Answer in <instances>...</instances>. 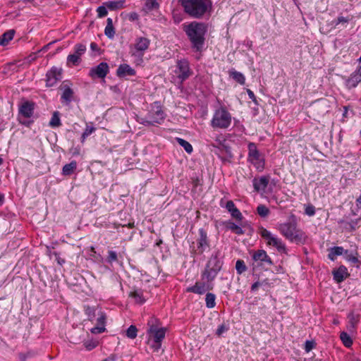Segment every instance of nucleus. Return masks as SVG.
Instances as JSON below:
<instances>
[{
	"instance_id": "60",
	"label": "nucleus",
	"mask_w": 361,
	"mask_h": 361,
	"mask_svg": "<svg viewBox=\"0 0 361 361\" xmlns=\"http://www.w3.org/2000/svg\"><path fill=\"white\" fill-rule=\"evenodd\" d=\"M356 202H357V205H361V195L359 196V197L356 200Z\"/></svg>"
},
{
	"instance_id": "12",
	"label": "nucleus",
	"mask_w": 361,
	"mask_h": 361,
	"mask_svg": "<svg viewBox=\"0 0 361 361\" xmlns=\"http://www.w3.org/2000/svg\"><path fill=\"white\" fill-rule=\"evenodd\" d=\"M175 73L181 80L187 79L191 75L188 62L185 60L178 61Z\"/></svg>"
},
{
	"instance_id": "37",
	"label": "nucleus",
	"mask_w": 361,
	"mask_h": 361,
	"mask_svg": "<svg viewBox=\"0 0 361 361\" xmlns=\"http://www.w3.org/2000/svg\"><path fill=\"white\" fill-rule=\"evenodd\" d=\"M257 212L261 217L265 218L269 214L270 210L265 205L259 204L257 208Z\"/></svg>"
},
{
	"instance_id": "43",
	"label": "nucleus",
	"mask_w": 361,
	"mask_h": 361,
	"mask_svg": "<svg viewBox=\"0 0 361 361\" xmlns=\"http://www.w3.org/2000/svg\"><path fill=\"white\" fill-rule=\"evenodd\" d=\"M350 20L349 17L338 16L337 19L334 20L332 23L334 27H336L339 24H345Z\"/></svg>"
},
{
	"instance_id": "54",
	"label": "nucleus",
	"mask_w": 361,
	"mask_h": 361,
	"mask_svg": "<svg viewBox=\"0 0 361 361\" xmlns=\"http://www.w3.org/2000/svg\"><path fill=\"white\" fill-rule=\"evenodd\" d=\"M97 345V342L85 343V346L88 350H91Z\"/></svg>"
},
{
	"instance_id": "9",
	"label": "nucleus",
	"mask_w": 361,
	"mask_h": 361,
	"mask_svg": "<svg viewBox=\"0 0 361 361\" xmlns=\"http://www.w3.org/2000/svg\"><path fill=\"white\" fill-rule=\"evenodd\" d=\"M150 40L145 37H137L133 45L130 47L132 56L142 58L145 51L149 48Z\"/></svg>"
},
{
	"instance_id": "49",
	"label": "nucleus",
	"mask_w": 361,
	"mask_h": 361,
	"mask_svg": "<svg viewBox=\"0 0 361 361\" xmlns=\"http://www.w3.org/2000/svg\"><path fill=\"white\" fill-rule=\"evenodd\" d=\"M85 50L86 47L83 44H76L75 47V54H78L80 57L85 53Z\"/></svg>"
},
{
	"instance_id": "58",
	"label": "nucleus",
	"mask_w": 361,
	"mask_h": 361,
	"mask_svg": "<svg viewBox=\"0 0 361 361\" xmlns=\"http://www.w3.org/2000/svg\"><path fill=\"white\" fill-rule=\"evenodd\" d=\"M4 200V195L0 193V205L3 204Z\"/></svg>"
},
{
	"instance_id": "56",
	"label": "nucleus",
	"mask_w": 361,
	"mask_h": 361,
	"mask_svg": "<svg viewBox=\"0 0 361 361\" xmlns=\"http://www.w3.org/2000/svg\"><path fill=\"white\" fill-rule=\"evenodd\" d=\"M250 99H251L252 100V102H254V104L257 106L256 97H255L254 93L251 90H250Z\"/></svg>"
},
{
	"instance_id": "20",
	"label": "nucleus",
	"mask_w": 361,
	"mask_h": 361,
	"mask_svg": "<svg viewBox=\"0 0 361 361\" xmlns=\"http://www.w3.org/2000/svg\"><path fill=\"white\" fill-rule=\"evenodd\" d=\"M116 74L118 77H126L127 75L132 76L135 75V71L129 65L123 63L119 66L117 69Z\"/></svg>"
},
{
	"instance_id": "33",
	"label": "nucleus",
	"mask_w": 361,
	"mask_h": 361,
	"mask_svg": "<svg viewBox=\"0 0 361 361\" xmlns=\"http://www.w3.org/2000/svg\"><path fill=\"white\" fill-rule=\"evenodd\" d=\"M61 125L59 117V113L54 111L49 121V126L53 128L59 127Z\"/></svg>"
},
{
	"instance_id": "51",
	"label": "nucleus",
	"mask_w": 361,
	"mask_h": 361,
	"mask_svg": "<svg viewBox=\"0 0 361 361\" xmlns=\"http://www.w3.org/2000/svg\"><path fill=\"white\" fill-rule=\"evenodd\" d=\"M345 254L347 255L346 259L348 261L352 262L353 263H357L358 262V259L356 256L353 255V254H348V251L345 250Z\"/></svg>"
},
{
	"instance_id": "47",
	"label": "nucleus",
	"mask_w": 361,
	"mask_h": 361,
	"mask_svg": "<svg viewBox=\"0 0 361 361\" xmlns=\"http://www.w3.org/2000/svg\"><path fill=\"white\" fill-rule=\"evenodd\" d=\"M315 207L312 204H307L305 206V214L309 216H312L315 214Z\"/></svg>"
},
{
	"instance_id": "8",
	"label": "nucleus",
	"mask_w": 361,
	"mask_h": 361,
	"mask_svg": "<svg viewBox=\"0 0 361 361\" xmlns=\"http://www.w3.org/2000/svg\"><path fill=\"white\" fill-rule=\"evenodd\" d=\"M149 334V341L152 339L153 343L151 347L154 351H158L161 345V341L165 337L166 329L164 328H157L156 326H151L148 329Z\"/></svg>"
},
{
	"instance_id": "34",
	"label": "nucleus",
	"mask_w": 361,
	"mask_h": 361,
	"mask_svg": "<svg viewBox=\"0 0 361 361\" xmlns=\"http://www.w3.org/2000/svg\"><path fill=\"white\" fill-rule=\"evenodd\" d=\"M340 338L345 347L350 348L353 345V340L346 332H341Z\"/></svg>"
},
{
	"instance_id": "32",
	"label": "nucleus",
	"mask_w": 361,
	"mask_h": 361,
	"mask_svg": "<svg viewBox=\"0 0 361 361\" xmlns=\"http://www.w3.org/2000/svg\"><path fill=\"white\" fill-rule=\"evenodd\" d=\"M99 310V309H96L92 307L85 306V312L86 315L88 317V319L90 321H93L94 319V318L96 317V316L97 314V311Z\"/></svg>"
},
{
	"instance_id": "25",
	"label": "nucleus",
	"mask_w": 361,
	"mask_h": 361,
	"mask_svg": "<svg viewBox=\"0 0 361 361\" xmlns=\"http://www.w3.org/2000/svg\"><path fill=\"white\" fill-rule=\"evenodd\" d=\"M124 4H125V0L111 1L104 3L106 6L111 11L119 10V9L123 8Z\"/></svg>"
},
{
	"instance_id": "63",
	"label": "nucleus",
	"mask_w": 361,
	"mask_h": 361,
	"mask_svg": "<svg viewBox=\"0 0 361 361\" xmlns=\"http://www.w3.org/2000/svg\"><path fill=\"white\" fill-rule=\"evenodd\" d=\"M346 114H347V108L345 107V111H344V113H343V116H346Z\"/></svg>"
},
{
	"instance_id": "59",
	"label": "nucleus",
	"mask_w": 361,
	"mask_h": 361,
	"mask_svg": "<svg viewBox=\"0 0 361 361\" xmlns=\"http://www.w3.org/2000/svg\"><path fill=\"white\" fill-rule=\"evenodd\" d=\"M253 115L255 116L257 114V112H258V110H259V108L258 107H253Z\"/></svg>"
},
{
	"instance_id": "41",
	"label": "nucleus",
	"mask_w": 361,
	"mask_h": 361,
	"mask_svg": "<svg viewBox=\"0 0 361 361\" xmlns=\"http://www.w3.org/2000/svg\"><path fill=\"white\" fill-rule=\"evenodd\" d=\"M80 61V57L78 54H73L68 56L67 63H71L73 65H78Z\"/></svg>"
},
{
	"instance_id": "30",
	"label": "nucleus",
	"mask_w": 361,
	"mask_h": 361,
	"mask_svg": "<svg viewBox=\"0 0 361 361\" xmlns=\"http://www.w3.org/2000/svg\"><path fill=\"white\" fill-rule=\"evenodd\" d=\"M252 258L255 261H260V262H265L269 261L270 263H271L270 259L268 257L267 252L263 250H259L257 252H256L253 256Z\"/></svg>"
},
{
	"instance_id": "28",
	"label": "nucleus",
	"mask_w": 361,
	"mask_h": 361,
	"mask_svg": "<svg viewBox=\"0 0 361 361\" xmlns=\"http://www.w3.org/2000/svg\"><path fill=\"white\" fill-rule=\"evenodd\" d=\"M14 30H10L7 32H4L2 35L0 36V45L4 46L11 41L14 36Z\"/></svg>"
},
{
	"instance_id": "42",
	"label": "nucleus",
	"mask_w": 361,
	"mask_h": 361,
	"mask_svg": "<svg viewBox=\"0 0 361 361\" xmlns=\"http://www.w3.org/2000/svg\"><path fill=\"white\" fill-rule=\"evenodd\" d=\"M226 227H227V228L233 231L236 234H242L243 233L242 228L240 226L235 224L234 223L228 222L226 225Z\"/></svg>"
},
{
	"instance_id": "4",
	"label": "nucleus",
	"mask_w": 361,
	"mask_h": 361,
	"mask_svg": "<svg viewBox=\"0 0 361 361\" xmlns=\"http://www.w3.org/2000/svg\"><path fill=\"white\" fill-rule=\"evenodd\" d=\"M165 118V114L161 106L157 102L152 105L146 118H142L140 123L145 126L160 124Z\"/></svg>"
},
{
	"instance_id": "1",
	"label": "nucleus",
	"mask_w": 361,
	"mask_h": 361,
	"mask_svg": "<svg viewBox=\"0 0 361 361\" xmlns=\"http://www.w3.org/2000/svg\"><path fill=\"white\" fill-rule=\"evenodd\" d=\"M183 11L190 17L202 19L212 11V0H178Z\"/></svg>"
},
{
	"instance_id": "6",
	"label": "nucleus",
	"mask_w": 361,
	"mask_h": 361,
	"mask_svg": "<svg viewBox=\"0 0 361 361\" xmlns=\"http://www.w3.org/2000/svg\"><path fill=\"white\" fill-rule=\"evenodd\" d=\"M221 264V262L216 256H212L202 274V279H205L207 282L213 281L217 273L220 271Z\"/></svg>"
},
{
	"instance_id": "21",
	"label": "nucleus",
	"mask_w": 361,
	"mask_h": 361,
	"mask_svg": "<svg viewBox=\"0 0 361 361\" xmlns=\"http://www.w3.org/2000/svg\"><path fill=\"white\" fill-rule=\"evenodd\" d=\"M61 90H63L61 99L67 104L70 103L73 97V90L67 85H63Z\"/></svg>"
},
{
	"instance_id": "15",
	"label": "nucleus",
	"mask_w": 361,
	"mask_h": 361,
	"mask_svg": "<svg viewBox=\"0 0 361 361\" xmlns=\"http://www.w3.org/2000/svg\"><path fill=\"white\" fill-rule=\"evenodd\" d=\"M35 103L30 101L23 102L19 106V114L24 118H30L34 112Z\"/></svg>"
},
{
	"instance_id": "17",
	"label": "nucleus",
	"mask_w": 361,
	"mask_h": 361,
	"mask_svg": "<svg viewBox=\"0 0 361 361\" xmlns=\"http://www.w3.org/2000/svg\"><path fill=\"white\" fill-rule=\"evenodd\" d=\"M209 289H212V287L209 285H206L204 282H196L193 286L188 287L186 291L197 294H203Z\"/></svg>"
},
{
	"instance_id": "48",
	"label": "nucleus",
	"mask_w": 361,
	"mask_h": 361,
	"mask_svg": "<svg viewBox=\"0 0 361 361\" xmlns=\"http://www.w3.org/2000/svg\"><path fill=\"white\" fill-rule=\"evenodd\" d=\"M228 330V326L225 323L221 324L216 329V334L218 336H221L224 333Z\"/></svg>"
},
{
	"instance_id": "50",
	"label": "nucleus",
	"mask_w": 361,
	"mask_h": 361,
	"mask_svg": "<svg viewBox=\"0 0 361 361\" xmlns=\"http://www.w3.org/2000/svg\"><path fill=\"white\" fill-rule=\"evenodd\" d=\"M231 216L235 218L237 220H241L242 219V214L240 212V211L235 208L233 210H232L231 212Z\"/></svg>"
},
{
	"instance_id": "2",
	"label": "nucleus",
	"mask_w": 361,
	"mask_h": 361,
	"mask_svg": "<svg viewBox=\"0 0 361 361\" xmlns=\"http://www.w3.org/2000/svg\"><path fill=\"white\" fill-rule=\"evenodd\" d=\"M192 47L197 51H201L204 42V35L207 32V26L203 23L192 22L185 29Z\"/></svg>"
},
{
	"instance_id": "5",
	"label": "nucleus",
	"mask_w": 361,
	"mask_h": 361,
	"mask_svg": "<svg viewBox=\"0 0 361 361\" xmlns=\"http://www.w3.org/2000/svg\"><path fill=\"white\" fill-rule=\"evenodd\" d=\"M231 114L224 107H221L215 111L211 126L214 128H227L231 123Z\"/></svg>"
},
{
	"instance_id": "46",
	"label": "nucleus",
	"mask_w": 361,
	"mask_h": 361,
	"mask_svg": "<svg viewBox=\"0 0 361 361\" xmlns=\"http://www.w3.org/2000/svg\"><path fill=\"white\" fill-rule=\"evenodd\" d=\"M117 261H118L117 253L114 251L109 250L108 252L107 262L111 264L114 262H117Z\"/></svg>"
},
{
	"instance_id": "40",
	"label": "nucleus",
	"mask_w": 361,
	"mask_h": 361,
	"mask_svg": "<svg viewBox=\"0 0 361 361\" xmlns=\"http://www.w3.org/2000/svg\"><path fill=\"white\" fill-rule=\"evenodd\" d=\"M95 131V128L92 126H87L84 132L82 134L81 142H85L87 137L91 135L92 133Z\"/></svg>"
},
{
	"instance_id": "61",
	"label": "nucleus",
	"mask_w": 361,
	"mask_h": 361,
	"mask_svg": "<svg viewBox=\"0 0 361 361\" xmlns=\"http://www.w3.org/2000/svg\"><path fill=\"white\" fill-rule=\"evenodd\" d=\"M90 46L92 49H94L97 47V44L95 43L92 42Z\"/></svg>"
},
{
	"instance_id": "36",
	"label": "nucleus",
	"mask_w": 361,
	"mask_h": 361,
	"mask_svg": "<svg viewBox=\"0 0 361 361\" xmlns=\"http://www.w3.org/2000/svg\"><path fill=\"white\" fill-rule=\"evenodd\" d=\"M176 140L177 142L180 146H182L188 153L190 154L192 152V146L188 141L179 137H177Z\"/></svg>"
},
{
	"instance_id": "39",
	"label": "nucleus",
	"mask_w": 361,
	"mask_h": 361,
	"mask_svg": "<svg viewBox=\"0 0 361 361\" xmlns=\"http://www.w3.org/2000/svg\"><path fill=\"white\" fill-rule=\"evenodd\" d=\"M137 334V329L134 325H130L126 331V336L128 338L134 339L136 338Z\"/></svg>"
},
{
	"instance_id": "23",
	"label": "nucleus",
	"mask_w": 361,
	"mask_h": 361,
	"mask_svg": "<svg viewBox=\"0 0 361 361\" xmlns=\"http://www.w3.org/2000/svg\"><path fill=\"white\" fill-rule=\"evenodd\" d=\"M348 318L349 319V331H353L360 320V315L354 312H351L348 314Z\"/></svg>"
},
{
	"instance_id": "13",
	"label": "nucleus",
	"mask_w": 361,
	"mask_h": 361,
	"mask_svg": "<svg viewBox=\"0 0 361 361\" xmlns=\"http://www.w3.org/2000/svg\"><path fill=\"white\" fill-rule=\"evenodd\" d=\"M62 68L53 67L47 73V86L52 87L61 79Z\"/></svg>"
},
{
	"instance_id": "18",
	"label": "nucleus",
	"mask_w": 361,
	"mask_h": 361,
	"mask_svg": "<svg viewBox=\"0 0 361 361\" xmlns=\"http://www.w3.org/2000/svg\"><path fill=\"white\" fill-rule=\"evenodd\" d=\"M361 82V66H360L357 69L353 72L350 78L347 80V85L349 87L353 88L355 87L359 82Z\"/></svg>"
},
{
	"instance_id": "3",
	"label": "nucleus",
	"mask_w": 361,
	"mask_h": 361,
	"mask_svg": "<svg viewBox=\"0 0 361 361\" xmlns=\"http://www.w3.org/2000/svg\"><path fill=\"white\" fill-rule=\"evenodd\" d=\"M292 221L281 224L279 226V230L284 237L291 242L296 243L305 242L306 240L305 233L297 228V223L294 216H292Z\"/></svg>"
},
{
	"instance_id": "64",
	"label": "nucleus",
	"mask_w": 361,
	"mask_h": 361,
	"mask_svg": "<svg viewBox=\"0 0 361 361\" xmlns=\"http://www.w3.org/2000/svg\"><path fill=\"white\" fill-rule=\"evenodd\" d=\"M3 163V159L0 157V165H1Z\"/></svg>"
},
{
	"instance_id": "35",
	"label": "nucleus",
	"mask_w": 361,
	"mask_h": 361,
	"mask_svg": "<svg viewBox=\"0 0 361 361\" xmlns=\"http://www.w3.org/2000/svg\"><path fill=\"white\" fill-rule=\"evenodd\" d=\"M215 300H216V296L214 294L211 293H207L206 298H205L206 306L208 308L214 307L216 305Z\"/></svg>"
},
{
	"instance_id": "19",
	"label": "nucleus",
	"mask_w": 361,
	"mask_h": 361,
	"mask_svg": "<svg viewBox=\"0 0 361 361\" xmlns=\"http://www.w3.org/2000/svg\"><path fill=\"white\" fill-rule=\"evenodd\" d=\"M332 274L334 276V279L337 283L342 282L345 278H347L349 276L347 268L343 265L340 266L338 268V269L334 270Z\"/></svg>"
},
{
	"instance_id": "7",
	"label": "nucleus",
	"mask_w": 361,
	"mask_h": 361,
	"mask_svg": "<svg viewBox=\"0 0 361 361\" xmlns=\"http://www.w3.org/2000/svg\"><path fill=\"white\" fill-rule=\"evenodd\" d=\"M250 162L259 172L262 171L264 169V155L257 150L256 145L252 142H250Z\"/></svg>"
},
{
	"instance_id": "55",
	"label": "nucleus",
	"mask_w": 361,
	"mask_h": 361,
	"mask_svg": "<svg viewBox=\"0 0 361 361\" xmlns=\"http://www.w3.org/2000/svg\"><path fill=\"white\" fill-rule=\"evenodd\" d=\"M138 14L135 12H132L129 14L128 16V19L131 21H135V20H138Z\"/></svg>"
},
{
	"instance_id": "26",
	"label": "nucleus",
	"mask_w": 361,
	"mask_h": 361,
	"mask_svg": "<svg viewBox=\"0 0 361 361\" xmlns=\"http://www.w3.org/2000/svg\"><path fill=\"white\" fill-rule=\"evenodd\" d=\"M159 8V4L157 0H147L145 4L143 11L146 13L151 12L152 11H157Z\"/></svg>"
},
{
	"instance_id": "45",
	"label": "nucleus",
	"mask_w": 361,
	"mask_h": 361,
	"mask_svg": "<svg viewBox=\"0 0 361 361\" xmlns=\"http://www.w3.org/2000/svg\"><path fill=\"white\" fill-rule=\"evenodd\" d=\"M232 76L233 78L240 84H243L245 82V78L243 74L238 72H233L232 73Z\"/></svg>"
},
{
	"instance_id": "27",
	"label": "nucleus",
	"mask_w": 361,
	"mask_h": 361,
	"mask_svg": "<svg viewBox=\"0 0 361 361\" xmlns=\"http://www.w3.org/2000/svg\"><path fill=\"white\" fill-rule=\"evenodd\" d=\"M76 168L77 162L75 161H72L71 163L63 166L62 169V174L63 176H70L75 171Z\"/></svg>"
},
{
	"instance_id": "16",
	"label": "nucleus",
	"mask_w": 361,
	"mask_h": 361,
	"mask_svg": "<svg viewBox=\"0 0 361 361\" xmlns=\"http://www.w3.org/2000/svg\"><path fill=\"white\" fill-rule=\"evenodd\" d=\"M97 326L92 329V333L93 334H100L105 331L104 326L106 319V316L105 313L103 312L101 309H99L97 311Z\"/></svg>"
},
{
	"instance_id": "38",
	"label": "nucleus",
	"mask_w": 361,
	"mask_h": 361,
	"mask_svg": "<svg viewBox=\"0 0 361 361\" xmlns=\"http://www.w3.org/2000/svg\"><path fill=\"white\" fill-rule=\"evenodd\" d=\"M235 269L238 274H241L247 270L245 263L242 259L237 260L235 263Z\"/></svg>"
},
{
	"instance_id": "10",
	"label": "nucleus",
	"mask_w": 361,
	"mask_h": 361,
	"mask_svg": "<svg viewBox=\"0 0 361 361\" xmlns=\"http://www.w3.org/2000/svg\"><path fill=\"white\" fill-rule=\"evenodd\" d=\"M258 233L267 241V244L276 247L279 251H284L286 245L281 240L272 235L270 231L261 226L258 228Z\"/></svg>"
},
{
	"instance_id": "29",
	"label": "nucleus",
	"mask_w": 361,
	"mask_h": 361,
	"mask_svg": "<svg viewBox=\"0 0 361 361\" xmlns=\"http://www.w3.org/2000/svg\"><path fill=\"white\" fill-rule=\"evenodd\" d=\"M344 252V249L342 247H334L329 250V253L328 254V258L331 261H334L336 259V257L338 255H341Z\"/></svg>"
},
{
	"instance_id": "53",
	"label": "nucleus",
	"mask_w": 361,
	"mask_h": 361,
	"mask_svg": "<svg viewBox=\"0 0 361 361\" xmlns=\"http://www.w3.org/2000/svg\"><path fill=\"white\" fill-rule=\"evenodd\" d=\"M226 208L227 209V210L229 212H231L232 210H233L236 207H235L233 202L231 200H229L226 202Z\"/></svg>"
},
{
	"instance_id": "52",
	"label": "nucleus",
	"mask_w": 361,
	"mask_h": 361,
	"mask_svg": "<svg viewBox=\"0 0 361 361\" xmlns=\"http://www.w3.org/2000/svg\"><path fill=\"white\" fill-rule=\"evenodd\" d=\"M314 348V342L312 341H306L305 344V350L306 352H310Z\"/></svg>"
},
{
	"instance_id": "24",
	"label": "nucleus",
	"mask_w": 361,
	"mask_h": 361,
	"mask_svg": "<svg viewBox=\"0 0 361 361\" xmlns=\"http://www.w3.org/2000/svg\"><path fill=\"white\" fill-rule=\"evenodd\" d=\"M105 35L109 39H113L115 35V29L113 25V20L109 18L106 20V25L104 29Z\"/></svg>"
},
{
	"instance_id": "57",
	"label": "nucleus",
	"mask_w": 361,
	"mask_h": 361,
	"mask_svg": "<svg viewBox=\"0 0 361 361\" xmlns=\"http://www.w3.org/2000/svg\"><path fill=\"white\" fill-rule=\"evenodd\" d=\"M261 286V283L259 282H255L252 285L251 289L252 290H256L258 288V286Z\"/></svg>"
},
{
	"instance_id": "14",
	"label": "nucleus",
	"mask_w": 361,
	"mask_h": 361,
	"mask_svg": "<svg viewBox=\"0 0 361 361\" xmlns=\"http://www.w3.org/2000/svg\"><path fill=\"white\" fill-rule=\"evenodd\" d=\"M109 73V66L105 62L100 63L98 66L92 68L90 71V75L92 78L97 77L104 78Z\"/></svg>"
},
{
	"instance_id": "22",
	"label": "nucleus",
	"mask_w": 361,
	"mask_h": 361,
	"mask_svg": "<svg viewBox=\"0 0 361 361\" xmlns=\"http://www.w3.org/2000/svg\"><path fill=\"white\" fill-rule=\"evenodd\" d=\"M200 238L198 239V249L203 252L204 248L208 245L207 233L204 229L199 230Z\"/></svg>"
},
{
	"instance_id": "31",
	"label": "nucleus",
	"mask_w": 361,
	"mask_h": 361,
	"mask_svg": "<svg viewBox=\"0 0 361 361\" xmlns=\"http://www.w3.org/2000/svg\"><path fill=\"white\" fill-rule=\"evenodd\" d=\"M129 296L134 298L136 303L142 304L145 302V299L141 290L132 291L130 293Z\"/></svg>"
},
{
	"instance_id": "62",
	"label": "nucleus",
	"mask_w": 361,
	"mask_h": 361,
	"mask_svg": "<svg viewBox=\"0 0 361 361\" xmlns=\"http://www.w3.org/2000/svg\"><path fill=\"white\" fill-rule=\"evenodd\" d=\"M102 361H114V359L112 357H108V358L104 359Z\"/></svg>"
},
{
	"instance_id": "44",
	"label": "nucleus",
	"mask_w": 361,
	"mask_h": 361,
	"mask_svg": "<svg viewBox=\"0 0 361 361\" xmlns=\"http://www.w3.org/2000/svg\"><path fill=\"white\" fill-rule=\"evenodd\" d=\"M106 8H108L104 4L103 6H100L97 8V13L98 18H102L107 15L108 11Z\"/></svg>"
},
{
	"instance_id": "11",
	"label": "nucleus",
	"mask_w": 361,
	"mask_h": 361,
	"mask_svg": "<svg viewBox=\"0 0 361 361\" xmlns=\"http://www.w3.org/2000/svg\"><path fill=\"white\" fill-rule=\"evenodd\" d=\"M269 178V176L255 177L252 180L254 191L257 193H259L262 195H264L266 192V188L268 186Z\"/></svg>"
}]
</instances>
